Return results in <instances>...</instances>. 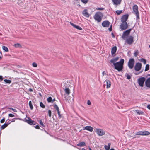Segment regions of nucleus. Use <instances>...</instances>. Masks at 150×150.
<instances>
[{
	"mask_svg": "<svg viewBox=\"0 0 150 150\" xmlns=\"http://www.w3.org/2000/svg\"><path fill=\"white\" fill-rule=\"evenodd\" d=\"M118 59V57H116L113 59H112L110 61V62L111 63H113V65H114V64H115V62L117 61Z\"/></svg>",
	"mask_w": 150,
	"mask_h": 150,
	"instance_id": "6ab92c4d",
	"label": "nucleus"
},
{
	"mask_svg": "<svg viewBox=\"0 0 150 150\" xmlns=\"http://www.w3.org/2000/svg\"><path fill=\"white\" fill-rule=\"evenodd\" d=\"M133 13L136 15V19H139V14L138 11V7L137 5H135L133 7Z\"/></svg>",
	"mask_w": 150,
	"mask_h": 150,
	"instance_id": "7ed1b4c3",
	"label": "nucleus"
},
{
	"mask_svg": "<svg viewBox=\"0 0 150 150\" xmlns=\"http://www.w3.org/2000/svg\"><path fill=\"white\" fill-rule=\"evenodd\" d=\"M0 80H1V81L3 80V77L1 76H0Z\"/></svg>",
	"mask_w": 150,
	"mask_h": 150,
	"instance_id": "5fc2aeb1",
	"label": "nucleus"
},
{
	"mask_svg": "<svg viewBox=\"0 0 150 150\" xmlns=\"http://www.w3.org/2000/svg\"><path fill=\"white\" fill-rule=\"evenodd\" d=\"M122 12V10H117L116 11V13L117 15H119L121 14Z\"/></svg>",
	"mask_w": 150,
	"mask_h": 150,
	"instance_id": "2f4dec72",
	"label": "nucleus"
},
{
	"mask_svg": "<svg viewBox=\"0 0 150 150\" xmlns=\"http://www.w3.org/2000/svg\"><path fill=\"white\" fill-rule=\"evenodd\" d=\"M140 61L142 62L144 64H145L146 63V60L144 59H141L140 60Z\"/></svg>",
	"mask_w": 150,
	"mask_h": 150,
	"instance_id": "c9c22d12",
	"label": "nucleus"
},
{
	"mask_svg": "<svg viewBox=\"0 0 150 150\" xmlns=\"http://www.w3.org/2000/svg\"><path fill=\"white\" fill-rule=\"evenodd\" d=\"M8 108L9 109H10L11 110H12L14 112H17V110L15 109H13V108Z\"/></svg>",
	"mask_w": 150,
	"mask_h": 150,
	"instance_id": "37998d69",
	"label": "nucleus"
},
{
	"mask_svg": "<svg viewBox=\"0 0 150 150\" xmlns=\"http://www.w3.org/2000/svg\"><path fill=\"white\" fill-rule=\"evenodd\" d=\"M58 115L59 116V118H61L62 117V116H61V115L59 113V114H58Z\"/></svg>",
	"mask_w": 150,
	"mask_h": 150,
	"instance_id": "864d4df0",
	"label": "nucleus"
},
{
	"mask_svg": "<svg viewBox=\"0 0 150 150\" xmlns=\"http://www.w3.org/2000/svg\"><path fill=\"white\" fill-rule=\"evenodd\" d=\"M48 115L50 117H51L52 115V112L50 110H49L48 111Z\"/></svg>",
	"mask_w": 150,
	"mask_h": 150,
	"instance_id": "ea45409f",
	"label": "nucleus"
},
{
	"mask_svg": "<svg viewBox=\"0 0 150 150\" xmlns=\"http://www.w3.org/2000/svg\"><path fill=\"white\" fill-rule=\"evenodd\" d=\"M54 107L57 111L59 110V107L56 104H55Z\"/></svg>",
	"mask_w": 150,
	"mask_h": 150,
	"instance_id": "4c0bfd02",
	"label": "nucleus"
},
{
	"mask_svg": "<svg viewBox=\"0 0 150 150\" xmlns=\"http://www.w3.org/2000/svg\"><path fill=\"white\" fill-rule=\"evenodd\" d=\"M65 92L66 94L69 95L70 94V90L69 88H66L65 89Z\"/></svg>",
	"mask_w": 150,
	"mask_h": 150,
	"instance_id": "cd10ccee",
	"label": "nucleus"
},
{
	"mask_svg": "<svg viewBox=\"0 0 150 150\" xmlns=\"http://www.w3.org/2000/svg\"><path fill=\"white\" fill-rule=\"evenodd\" d=\"M135 61L133 58H130L128 62V66L129 68L131 69H132L134 67Z\"/></svg>",
	"mask_w": 150,
	"mask_h": 150,
	"instance_id": "0eeeda50",
	"label": "nucleus"
},
{
	"mask_svg": "<svg viewBox=\"0 0 150 150\" xmlns=\"http://www.w3.org/2000/svg\"><path fill=\"white\" fill-rule=\"evenodd\" d=\"M149 65L147 64L146 66L145 69V71H146L148 70L149 69Z\"/></svg>",
	"mask_w": 150,
	"mask_h": 150,
	"instance_id": "72a5a7b5",
	"label": "nucleus"
},
{
	"mask_svg": "<svg viewBox=\"0 0 150 150\" xmlns=\"http://www.w3.org/2000/svg\"><path fill=\"white\" fill-rule=\"evenodd\" d=\"M57 111L58 114H59V113H60V112L59 111V110H57Z\"/></svg>",
	"mask_w": 150,
	"mask_h": 150,
	"instance_id": "bf43d9fd",
	"label": "nucleus"
},
{
	"mask_svg": "<svg viewBox=\"0 0 150 150\" xmlns=\"http://www.w3.org/2000/svg\"><path fill=\"white\" fill-rule=\"evenodd\" d=\"M110 23L108 21H103L102 23L103 26L105 27H108L109 26Z\"/></svg>",
	"mask_w": 150,
	"mask_h": 150,
	"instance_id": "f8f14e48",
	"label": "nucleus"
},
{
	"mask_svg": "<svg viewBox=\"0 0 150 150\" xmlns=\"http://www.w3.org/2000/svg\"><path fill=\"white\" fill-rule=\"evenodd\" d=\"M82 14L85 17L88 18L90 16V15L88 12V11L87 9L84 10L82 12Z\"/></svg>",
	"mask_w": 150,
	"mask_h": 150,
	"instance_id": "4468645a",
	"label": "nucleus"
},
{
	"mask_svg": "<svg viewBox=\"0 0 150 150\" xmlns=\"http://www.w3.org/2000/svg\"><path fill=\"white\" fill-rule=\"evenodd\" d=\"M4 81L6 83H7L10 84L11 83V81L10 80H7V79H4Z\"/></svg>",
	"mask_w": 150,
	"mask_h": 150,
	"instance_id": "473e14b6",
	"label": "nucleus"
},
{
	"mask_svg": "<svg viewBox=\"0 0 150 150\" xmlns=\"http://www.w3.org/2000/svg\"><path fill=\"white\" fill-rule=\"evenodd\" d=\"M145 84L147 87L150 88V77L147 79L145 81Z\"/></svg>",
	"mask_w": 150,
	"mask_h": 150,
	"instance_id": "a211bd4d",
	"label": "nucleus"
},
{
	"mask_svg": "<svg viewBox=\"0 0 150 150\" xmlns=\"http://www.w3.org/2000/svg\"><path fill=\"white\" fill-rule=\"evenodd\" d=\"M135 111L136 112L137 114L139 115H143L144 113V112L143 111L139 110H136Z\"/></svg>",
	"mask_w": 150,
	"mask_h": 150,
	"instance_id": "5701e85b",
	"label": "nucleus"
},
{
	"mask_svg": "<svg viewBox=\"0 0 150 150\" xmlns=\"http://www.w3.org/2000/svg\"><path fill=\"white\" fill-rule=\"evenodd\" d=\"M135 74L136 75H138L139 74V73H135Z\"/></svg>",
	"mask_w": 150,
	"mask_h": 150,
	"instance_id": "69168bd1",
	"label": "nucleus"
},
{
	"mask_svg": "<svg viewBox=\"0 0 150 150\" xmlns=\"http://www.w3.org/2000/svg\"><path fill=\"white\" fill-rule=\"evenodd\" d=\"M85 145V143L84 142H82L79 143L77 144V146H79L82 147Z\"/></svg>",
	"mask_w": 150,
	"mask_h": 150,
	"instance_id": "b1692460",
	"label": "nucleus"
},
{
	"mask_svg": "<svg viewBox=\"0 0 150 150\" xmlns=\"http://www.w3.org/2000/svg\"><path fill=\"white\" fill-rule=\"evenodd\" d=\"M125 76L128 79H129L131 78L130 76L127 73L125 74Z\"/></svg>",
	"mask_w": 150,
	"mask_h": 150,
	"instance_id": "f704fd0d",
	"label": "nucleus"
},
{
	"mask_svg": "<svg viewBox=\"0 0 150 150\" xmlns=\"http://www.w3.org/2000/svg\"><path fill=\"white\" fill-rule=\"evenodd\" d=\"M131 30L132 29H130L124 32L122 36V38L125 40L128 37V35L129 34Z\"/></svg>",
	"mask_w": 150,
	"mask_h": 150,
	"instance_id": "423d86ee",
	"label": "nucleus"
},
{
	"mask_svg": "<svg viewBox=\"0 0 150 150\" xmlns=\"http://www.w3.org/2000/svg\"><path fill=\"white\" fill-rule=\"evenodd\" d=\"M147 108L148 109H150V105H149L147 106Z\"/></svg>",
	"mask_w": 150,
	"mask_h": 150,
	"instance_id": "6e6d98bb",
	"label": "nucleus"
},
{
	"mask_svg": "<svg viewBox=\"0 0 150 150\" xmlns=\"http://www.w3.org/2000/svg\"><path fill=\"white\" fill-rule=\"evenodd\" d=\"M111 144L109 143L108 144V146L105 145L104 147L106 150H109L110 148Z\"/></svg>",
	"mask_w": 150,
	"mask_h": 150,
	"instance_id": "393cba45",
	"label": "nucleus"
},
{
	"mask_svg": "<svg viewBox=\"0 0 150 150\" xmlns=\"http://www.w3.org/2000/svg\"><path fill=\"white\" fill-rule=\"evenodd\" d=\"M112 36L113 37V38H114L115 37V36H114V35L113 34V33H112Z\"/></svg>",
	"mask_w": 150,
	"mask_h": 150,
	"instance_id": "4d7b16f0",
	"label": "nucleus"
},
{
	"mask_svg": "<svg viewBox=\"0 0 150 150\" xmlns=\"http://www.w3.org/2000/svg\"><path fill=\"white\" fill-rule=\"evenodd\" d=\"M47 101L48 102H51L52 101V98L51 97H49L47 99Z\"/></svg>",
	"mask_w": 150,
	"mask_h": 150,
	"instance_id": "e433bc0d",
	"label": "nucleus"
},
{
	"mask_svg": "<svg viewBox=\"0 0 150 150\" xmlns=\"http://www.w3.org/2000/svg\"><path fill=\"white\" fill-rule=\"evenodd\" d=\"M133 38V37L132 36H129L125 39V41L128 44H132L134 42Z\"/></svg>",
	"mask_w": 150,
	"mask_h": 150,
	"instance_id": "39448f33",
	"label": "nucleus"
},
{
	"mask_svg": "<svg viewBox=\"0 0 150 150\" xmlns=\"http://www.w3.org/2000/svg\"><path fill=\"white\" fill-rule=\"evenodd\" d=\"M102 13L100 12H96L93 16V18L98 23L101 22L103 17Z\"/></svg>",
	"mask_w": 150,
	"mask_h": 150,
	"instance_id": "f03ea898",
	"label": "nucleus"
},
{
	"mask_svg": "<svg viewBox=\"0 0 150 150\" xmlns=\"http://www.w3.org/2000/svg\"><path fill=\"white\" fill-rule=\"evenodd\" d=\"M5 121V118H4L3 119H1L0 121V122L1 123H3Z\"/></svg>",
	"mask_w": 150,
	"mask_h": 150,
	"instance_id": "a18cd8bd",
	"label": "nucleus"
},
{
	"mask_svg": "<svg viewBox=\"0 0 150 150\" xmlns=\"http://www.w3.org/2000/svg\"><path fill=\"white\" fill-rule=\"evenodd\" d=\"M93 128L90 126H86L84 127L83 129V130H86L91 132L93 131Z\"/></svg>",
	"mask_w": 150,
	"mask_h": 150,
	"instance_id": "dca6fc26",
	"label": "nucleus"
},
{
	"mask_svg": "<svg viewBox=\"0 0 150 150\" xmlns=\"http://www.w3.org/2000/svg\"><path fill=\"white\" fill-rule=\"evenodd\" d=\"M55 100V99H53V100H52V102H53Z\"/></svg>",
	"mask_w": 150,
	"mask_h": 150,
	"instance_id": "052dcab7",
	"label": "nucleus"
},
{
	"mask_svg": "<svg viewBox=\"0 0 150 150\" xmlns=\"http://www.w3.org/2000/svg\"><path fill=\"white\" fill-rule=\"evenodd\" d=\"M35 127L37 129H39L40 128L39 126L38 125L36 126Z\"/></svg>",
	"mask_w": 150,
	"mask_h": 150,
	"instance_id": "3c124183",
	"label": "nucleus"
},
{
	"mask_svg": "<svg viewBox=\"0 0 150 150\" xmlns=\"http://www.w3.org/2000/svg\"><path fill=\"white\" fill-rule=\"evenodd\" d=\"M29 105L30 107L31 110H32L33 108V107L32 105V102L31 101H30L29 103Z\"/></svg>",
	"mask_w": 150,
	"mask_h": 150,
	"instance_id": "7c9ffc66",
	"label": "nucleus"
},
{
	"mask_svg": "<svg viewBox=\"0 0 150 150\" xmlns=\"http://www.w3.org/2000/svg\"><path fill=\"white\" fill-rule=\"evenodd\" d=\"M89 150H92L89 147Z\"/></svg>",
	"mask_w": 150,
	"mask_h": 150,
	"instance_id": "680f3d73",
	"label": "nucleus"
},
{
	"mask_svg": "<svg viewBox=\"0 0 150 150\" xmlns=\"http://www.w3.org/2000/svg\"><path fill=\"white\" fill-rule=\"evenodd\" d=\"M40 106L42 108H45V106L42 102H40Z\"/></svg>",
	"mask_w": 150,
	"mask_h": 150,
	"instance_id": "58836bf2",
	"label": "nucleus"
},
{
	"mask_svg": "<svg viewBox=\"0 0 150 150\" xmlns=\"http://www.w3.org/2000/svg\"><path fill=\"white\" fill-rule=\"evenodd\" d=\"M8 115L9 117H13L14 116V115L12 114H9Z\"/></svg>",
	"mask_w": 150,
	"mask_h": 150,
	"instance_id": "de8ad7c7",
	"label": "nucleus"
},
{
	"mask_svg": "<svg viewBox=\"0 0 150 150\" xmlns=\"http://www.w3.org/2000/svg\"><path fill=\"white\" fill-rule=\"evenodd\" d=\"M40 124L42 126H44V125L43 123L41 120H40L39 121Z\"/></svg>",
	"mask_w": 150,
	"mask_h": 150,
	"instance_id": "c03bdc74",
	"label": "nucleus"
},
{
	"mask_svg": "<svg viewBox=\"0 0 150 150\" xmlns=\"http://www.w3.org/2000/svg\"><path fill=\"white\" fill-rule=\"evenodd\" d=\"M150 132L147 131H141L137 132L136 135H148L150 134Z\"/></svg>",
	"mask_w": 150,
	"mask_h": 150,
	"instance_id": "1a4fd4ad",
	"label": "nucleus"
},
{
	"mask_svg": "<svg viewBox=\"0 0 150 150\" xmlns=\"http://www.w3.org/2000/svg\"><path fill=\"white\" fill-rule=\"evenodd\" d=\"M13 46L16 48H21L22 46L19 43H16Z\"/></svg>",
	"mask_w": 150,
	"mask_h": 150,
	"instance_id": "a878e982",
	"label": "nucleus"
},
{
	"mask_svg": "<svg viewBox=\"0 0 150 150\" xmlns=\"http://www.w3.org/2000/svg\"><path fill=\"white\" fill-rule=\"evenodd\" d=\"M124 62V59H121L120 61L114 64L115 69L117 70L118 71H122L123 68Z\"/></svg>",
	"mask_w": 150,
	"mask_h": 150,
	"instance_id": "f257e3e1",
	"label": "nucleus"
},
{
	"mask_svg": "<svg viewBox=\"0 0 150 150\" xmlns=\"http://www.w3.org/2000/svg\"><path fill=\"white\" fill-rule=\"evenodd\" d=\"M1 57H0V59H1Z\"/></svg>",
	"mask_w": 150,
	"mask_h": 150,
	"instance_id": "774afa93",
	"label": "nucleus"
},
{
	"mask_svg": "<svg viewBox=\"0 0 150 150\" xmlns=\"http://www.w3.org/2000/svg\"><path fill=\"white\" fill-rule=\"evenodd\" d=\"M106 74V73L105 71H103L102 72V75H103V76L104 75Z\"/></svg>",
	"mask_w": 150,
	"mask_h": 150,
	"instance_id": "603ef678",
	"label": "nucleus"
},
{
	"mask_svg": "<svg viewBox=\"0 0 150 150\" xmlns=\"http://www.w3.org/2000/svg\"><path fill=\"white\" fill-rule=\"evenodd\" d=\"M114 5L117 6L120 5L121 3L122 0H112Z\"/></svg>",
	"mask_w": 150,
	"mask_h": 150,
	"instance_id": "2eb2a0df",
	"label": "nucleus"
},
{
	"mask_svg": "<svg viewBox=\"0 0 150 150\" xmlns=\"http://www.w3.org/2000/svg\"><path fill=\"white\" fill-rule=\"evenodd\" d=\"M27 122L30 125L33 124L35 125V123L34 121L31 120L30 119L29 120H26Z\"/></svg>",
	"mask_w": 150,
	"mask_h": 150,
	"instance_id": "4be33fe9",
	"label": "nucleus"
},
{
	"mask_svg": "<svg viewBox=\"0 0 150 150\" xmlns=\"http://www.w3.org/2000/svg\"><path fill=\"white\" fill-rule=\"evenodd\" d=\"M32 65L34 67H37L38 65L35 62H33L32 63Z\"/></svg>",
	"mask_w": 150,
	"mask_h": 150,
	"instance_id": "79ce46f5",
	"label": "nucleus"
},
{
	"mask_svg": "<svg viewBox=\"0 0 150 150\" xmlns=\"http://www.w3.org/2000/svg\"><path fill=\"white\" fill-rule=\"evenodd\" d=\"M145 79V78L144 77H142L138 79V83L141 87H142L144 86V84Z\"/></svg>",
	"mask_w": 150,
	"mask_h": 150,
	"instance_id": "20e7f679",
	"label": "nucleus"
},
{
	"mask_svg": "<svg viewBox=\"0 0 150 150\" xmlns=\"http://www.w3.org/2000/svg\"><path fill=\"white\" fill-rule=\"evenodd\" d=\"M149 47L150 48V45H149Z\"/></svg>",
	"mask_w": 150,
	"mask_h": 150,
	"instance_id": "338daca9",
	"label": "nucleus"
},
{
	"mask_svg": "<svg viewBox=\"0 0 150 150\" xmlns=\"http://www.w3.org/2000/svg\"><path fill=\"white\" fill-rule=\"evenodd\" d=\"M96 132L97 134L99 136H102L105 134V132L101 129H96Z\"/></svg>",
	"mask_w": 150,
	"mask_h": 150,
	"instance_id": "6e6552de",
	"label": "nucleus"
},
{
	"mask_svg": "<svg viewBox=\"0 0 150 150\" xmlns=\"http://www.w3.org/2000/svg\"><path fill=\"white\" fill-rule=\"evenodd\" d=\"M128 25L127 23H122L120 28L122 30H123L127 28Z\"/></svg>",
	"mask_w": 150,
	"mask_h": 150,
	"instance_id": "9d476101",
	"label": "nucleus"
},
{
	"mask_svg": "<svg viewBox=\"0 0 150 150\" xmlns=\"http://www.w3.org/2000/svg\"><path fill=\"white\" fill-rule=\"evenodd\" d=\"M70 23L72 26H73L74 27L76 28V29L80 30H82V28L80 26L78 25H76L74 24L71 23V22H70Z\"/></svg>",
	"mask_w": 150,
	"mask_h": 150,
	"instance_id": "f3484780",
	"label": "nucleus"
},
{
	"mask_svg": "<svg viewBox=\"0 0 150 150\" xmlns=\"http://www.w3.org/2000/svg\"><path fill=\"white\" fill-rule=\"evenodd\" d=\"M142 64H141L140 63H137L136 64V65L134 66L135 70L138 71L140 70L141 68Z\"/></svg>",
	"mask_w": 150,
	"mask_h": 150,
	"instance_id": "9b49d317",
	"label": "nucleus"
},
{
	"mask_svg": "<svg viewBox=\"0 0 150 150\" xmlns=\"http://www.w3.org/2000/svg\"><path fill=\"white\" fill-rule=\"evenodd\" d=\"M108 30L110 31H111L112 30V25H111L110 27L108 28Z\"/></svg>",
	"mask_w": 150,
	"mask_h": 150,
	"instance_id": "8fccbe9b",
	"label": "nucleus"
},
{
	"mask_svg": "<svg viewBox=\"0 0 150 150\" xmlns=\"http://www.w3.org/2000/svg\"><path fill=\"white\" fill-rule=\"evenodd\" d=\"M106 82V88H108L110 87L111 86V82L110 81L108 80H105V81Z\"/></svg>",
	"mask_w": 150,
	"mask_h": 150,
	"instance_id": "aec40b11",
	"label": "nucleus"
},
{
	"mask_svg": "<svg viewBox=\"0 0 150 150\" xmlns=\"http://www.w3.org/2000/svg\"><path fill=\"white\" fill-rule=\"evenodd\" d=\"M81 1L82 3L86 4L88 2V0H81Z\"/></svg>",
	"mask_w": 150,
	"mask_h": 150,
	"instance_id": "a19ab883",
	"label": "nucleus"
},
{
	"mask_svg": "<svg viewBox=\"0 0 150 150\" xmlns=\"http://www.w3.org/2000/svg\"><path fill=\"white\" fill-rule=\"evenodd\" d=\"M8 125V124H4V125H2L1 126V128L2 129H3L6 127Z\"/></svg>",
	"mask_w": 150,
	"mask_h": 150,
	"instance_id": "bb28decb",
	"label": "nucleus"
},
{
	"mask_svg": "<svg viewBox=\"0 0 150 150\" xmlns=\"http://www.w3.org/2000/svg\"><path fill=\"white\" fill-rule=\"evenodd\" d=\"M2 49L5 52H7L8 51V49L5 46H2Z\"/></svg>",
	"mask_w": 150,
	"mask_h": 150,
	"instance_id": "c756f323",
	"label": "nucleus"
},
{
	"mask_svg": "<svg viewBox=\"0 0 150 150\" xmlns=\"http://www.w3.org/2000/svg\"><path fill=\"white\" fill-rule=\"evenodd\" d=\"M82 150H86L84 148H82Z\"/></svg>",
	"mask_w": 150,
	"mask_h": 150,
	"instance_id": "e2e57ef3",
	"label": "nucleus"
},
{
	"mask_svg": "<svg viewBox=\"0 0 150 150\" xmlns=\"http://www.w3.org/2000/svg\"><path fill=\"white\" fill-rule=\"evenodd\" d=\"M139 52L138 50H136L135 51L134 53V55L136 57L138 55Z\"/></svg>",
	"mask_w": 150,
	"mask_h": 150,
	"instance_id": "c85d7f7f",
	"label": "nucleus"
},
{
	"mask_svg": "<svg viewBox=\"0 0 150 150\" xmlns=\"http://www.w3.org/2000/svg\"><path fill=\"white\" fill-rule=\"evenodd\" d=\"M97 10H102L104 9V8H96Z\"/></svg>",
	"mask_w": 150,
	"mask_h": 150,
	"instance_id": "49530a36",
	"label": "nucleus"
},
{
	"mask_svg": "<svg viewBox=\"0 0 150 150\" xmlns=\"http://www.w3.org/2000/svg\"><path fill=\"white\" fill-rule=\"evenodd\" d=\"M117 50V47L116 46H114L112 47L111 50V53L112 55L114 54L116 52Z\"/></svg>",
	"mask_w": 150,
	"mask_h": 150,
	"instance_id": "412c9836",
	"label": "nucleus"
},
{
	"mask_svg": "<svg viewBox=\"0 0 150 150\" xmlns=\"http://www.w3.org/2000/svg\"><path fill=\"white\" fill-rule=\"evenodd\" d=\"M87 104L88 105H90L91 104V101L89 100H88L87 101Z\"/></svg>",
	"mask_w": 150,
	"mask_h": 150,
	"instance_id": "09e8293b",
	"label": "nucleus"
},
{
	"mask_svg": "<svg viewBox=\"0 0 150 150\" xmlns=\"http://www.w3.org/2000/svg\"><path fill=\"white\" fill-rule=\"evenodd\" d=\"M128 17V15H125L122 16L121 18V21L122 23H127L126 21L127 20Z\"/></svg>",
	"mask_w": 150,
	"mask_h": 150,
	"instance_id": "ddd939ff",
	"label": "nucleus"
},
{
	"mask_svg": "<svg viewBox=\"0 0 150 150\" xmlns=\"http://www.w3.org/2000/svg\"><path fill=\"white\" fill-rule=\"evenodd\" d=\"M29 91H33V90L31 88H30L29 89Z\"/></svg>",
	"mask_w": 150,
	"mask_h": 150,
	"instance_id": "13d9d810",
	"label": "nucleus"
},
{
	"mask_svg": "<svg viewBox=\"0 0 150 150\" xmlns=\"http://www.w3.org/2000/svg\"><path fill=\"white\" fill-rule=\"evenodd\" d=\"M110 150H114L113 149H111Z\"/></svg>",
	"mask_w": 150,
	"mask_h": 150,
	"instance_id": "0e129e2a",
	"label": "nucleus"
}]
</instances>
